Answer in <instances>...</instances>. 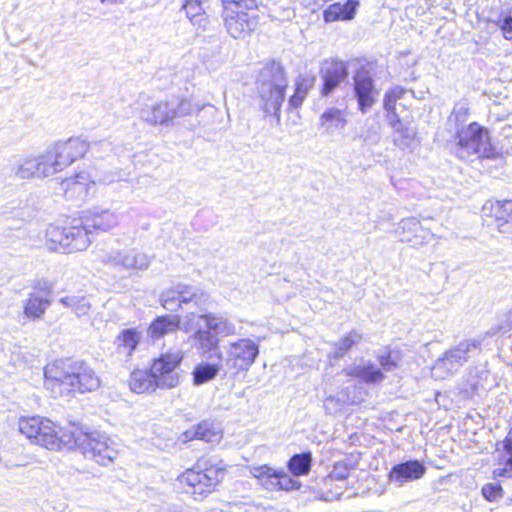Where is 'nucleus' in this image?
<instances>
[{
  "mask_svg": "<svg viewBox=\"0 0 512 512\" xmlns=\"http://www.w3.org/2000/svg\"><path fill=\"white\" fill-rule=\"evenodd\" d=\"M361 336L356 331H351L343 336L336 344L337 351L343 355L350 350L359 340Z\"/></svg>",
  "mask_w": 512,
  "mask_h": 512,
  "instance_id": "a19ab883",
  "label": "nucleus"
},
{
  "mask_svg": "<svg viewBox=\"0 0 512 512\" xmlns=\"http://www.w3.org/2000/svg\"><path fill=\"white\" fill-rule=\"evenodd\" d=\"M347 375L360 378L366 384L379 383L385 378L382 370L372 364H368L359 368H352L347 372Z\"/></svg>",
  "mask_w": 512,
  "mask_h": 512,
  "instance_id": "f704fd0d",
  "label": "nucleus"
},
{
  "mask_svg": "<svg viewBox=\"0 0 512 512\" xmlns=\"http://www.w3.org/2000/svg\"><path fill=\"white\" fill-rule=\"evenodd\" d=\"M426 472L424 464L418 460H409L394 465L389 472V479L394 482L404 483L423 477Z\"/></svg>",
  "mask_w": 512,
  "mask_h": 512,
  "instance_id": "4be33fe9",
  "label": "nucleus"
},
{
  "mask_svg": "<svg viewBox=\"0 0 512 512\" xmlns=\"http://www.w3.org/2000/svg\"><path fill=\"white\" fill-rule=\"evenodd\" d=\"M160 303L168 311L184 309L201 311L210 304V295L191 285L178 283L160 294Z\"/></svg>",
  "mask_w": 512,
  "mask_h": 512,
  "instance_id": "0eeeda50",
  "label": "nucleus"
},
{
  "mask_svg": "<svg viewBox=\"0 0 512 512\" xmlns=\"http://www.w3.org/2000/svg\"><path fill=\"white\" fill-rule=\"evenodd\" d=\"M102 262L125 270H145L148 268L149 257L135 249L128 251H112L102 257Z\"/></svg>",
  "mask_w": 512,
  "mask_h": 512,
  "instance_id": "6ab92c4d",
  "label": "nucleus"
},
{
  "mask_svg": "<svg viewBox=\"0 0 512 512\" xmlns=\"http://www.w3.org/2000/svg\"><path fill=\"white\" fill-rule=\"evenodd\" d=\"M89 149V143L80 138H70L67 141L57 142L46 151L53 173L62 171L77 159L83 157Z\"/></svg>",
  "mask_w": 512,
  "mask_h": 512,
  "instance_id": "9d476101",
  "label": "nucleus"
},
{
  "mask_svg": "<svg viewBox=\"0 0 512 512\" xmlns=\"http://www.w3.org/2000/svg\"><path fill=\"white\" fill-rule=\"evenodd\" d=\"M142 336L135 328L124 329L116 337L115 344L118 353L131 357L140 343Z\"/></svg>",
  "mask_w": 512,
  "mask_h": 512,
  "instance_id": "7c9ffc66",
  "label": "nucleus"
},
{
  "mask_svg": "<svg viewBox=\"0 0 512 512\" xmlns=\"http://www.w3.org/2000/svg\"><path fill=\"white\" fill-rule=\"evenodd\" d=\"M72 443L78 446L85 458L103 466L113 462L117 456L115 442L100 432L85 433L78 437L73 435Z\"/></svg>",
  "mask_w": 512,
  "mask_h": 512,
  "instance_id": "6e6552de",
  "label": "nucleus"
},
{
  "mask_svg": "<svg viewBox=\"0 0 512 512\" xmlns=\"http://www.w3.org/2000/svg\"><path fill=\"white\" fill-rule=\"evenodd\" d=\"M482 496L489 502H493L503 495V488L500 484L488 483L481 489Z\"/></svg>",
  "mask_w": 512,
  "mask_h": 512,
  "instance_id": "37998d69",
  "label": "nucleus"
},
{
  "mask_svg": "<svg viewBox=\"0 0 512 512\" xmlns=\"http://www.w3.org/2000/svg\"><path fill=\"white\" fill-rule=\"evenodd\" d=\"M44 377V387L54 398L92 392L101 385L95 370L83 361H54L45 367Z\"/></svg>",
  "mask_w": 512,
  "mask_h": 512,
  "instance_id": "f257e3e1",
  "label": "nucleus"
},
{
  "mask_svg": "<svg viewBox=\"0 0 512 512\" xmlns=\"http://www.w3.org/2000/svg\"><path fill=\"white\" fill-rule=\"evenodd\" d=\"M352 89L357 101L358 110L361 113H366L376 103L379 95L374 79L366 72H358L353 78Z\"/></svg>",
  "mask_w": 512,
  "mask_h": 512,
  "instance_id": "2eb2a0df",
  "label": "nucleus"
},
{
  "mask_svg": "<svg viewBox=\"0 0 512 512\" xmlns=\"http://www.w3.org/2000/svg\"><path fill=\"white\" fill-rule=\"evenodd\" d=\"M34 288H35L34 292H39L44 296L50 297L52 286L48 282L39 281V282H37V284L35 285Z\"/></svg>",
  "mask_w": 512,
  "mask_h": 512,
  "instance_id": "09e8293b",
  "label": "nucleus"
},
{
  "mask_svg": "<svg viewBox=\"0 0 512 512\" xmlns=\"http://www.w3.org/2000/svg\"><path fill=\"white\" fill-rule=\"evenodd\" d=\"M316 84L313 74L299 75L295 79L293 93L288 99V109L298 110Z\"/></svg>",
  "mask_w": 512,
  "mask_h": 512,
  "instance_id": "5701e85b",
  "label": "nucleus"
},
{
  "mask_svg": "<svg viewBox=\"0 0 512 512\" xmlns=\"http://www.w3.org/2000/svg\"><path fill=\"white\" fill-rule=\"evenodd\" d=\"M130 390L134 393L155 391L158 387V379L152 369H135L129 379Z\"/></svg>",
  "mask_w": 512,
  "mask_h": 512,
  "instance_id": "bb28decb",
  "label": "nucleus"
},
{
  "mask_svg": "<svg viewBox=\"0 0 512 512\" xmlns=\"http://www.w3.org/2000/svg\"><path fill=\"white\" fill-rule=\"evenodd\" d=\"M347 77L348 67L344 61L340 59L327 60L321 70L322 84L319 90L321 97L327 98L330 96Z\"/></svg>",
  "mask_w": 512,
  "mask_h": 512,
  "instance_id": "a211bd4d",
  "label": "nucleus"
},
{
  "mask_svg": "<svg viewBox=\"0 0 512 512\" xmlns=\"http://www.w3.org/2000/svg\"><path fill=\"white\" fill-rule=\"evenodd\" d=\"M125 175L121 171L105 173L100 181L104 184H111L117 181L125 180Z\"/></svg>",
  "mask_w": 512,
  "mask_h": 512,
  "instance_id": "de8ad7c7",
  "label": "nucleus"
},
{
  "mask_svg": "<svg viewBox=\"0 0 512 512\" xmlns=\"http://www.w3.org/2000/svg\"><path fill=\"white\" fill-rule=\"evenodd\" d=\"M347 125L345 111L335 107H329L319 116V127L325 132H333L343 129Z\"/></svg>",
  "mask_w": 512,
  "mask_h": 512,
  "instance_id": "c85d7f7f",
  "label": "nucleus"
},
{
  "mask_svg": "<svg viewBox=\"0 0 512 512\" xmlns=\"http://www.w3.org/2000/svg\"><path fill=\"white\" fill-rule=\"evenodd\" d=\"M313 463L312 453L305 451L292 455L287 462L291 476L300 477L309 474Z\"/></svg>",
  "mask_w": 512,
  "mask_h": 512,
  "instance_id": "2f4dec72",
  "label": "nucleus"
},
{
  "mask_svg": "<svg viewBox=\"0 0 512 512\" xmlns=\"http://www.w3.org/2000/svg\"><path fill=\"white\" fill-rule=\"evenodd\" d=\"M221 369L220 364L201 363L193 371L194 385H202L213 380Z\"/></svg>",
  "mask_w": 512,
  "mask_h": 512,
  "instance_id": "c9c22d12",
  "label": "nucleus"
},
{
  "mask_svg": "<svg viewBox=\"0 0 512 512\" xmlns=\"http://www.w3.org/2000/svg\"><path fill=\"white\" fill-rule=\"evenodd\" d=\"M182 359V352L175 350L163 353L153 361L151 369L158 379L159 388L171 389L179 384L180 376L177 368Z\"/></svg>",
  "mask_w": 512,
  "mask_h": 512,
  "instance_id": "9b49d317",
  "label": "nucleus"
},
{
  "mask_svg": "<svg viewBox=\"0 0 512 512\" xmlns=\"http://www.w3.org/2000/svg\"><path fill=\"white\" fill-rule=\"evenodd\" d=\"M168 512H180V511H178V509H177V507H176V506H170V507L168 508Z\"/></svg>",
  "mask_w": 512,
  "mask_h": 512,
  "instance_id": "5fc2aeb1",
  "label": "nucleus"
},
{
  "mask_svg": "<svg viewBox=\"0 0 512 512\" xmlns=\"http://www.w3.org/2000/svg\"><path fill=\"white\" fill-rule=\"evenodd\" d=\"M94 183L89 174L81 172L62 181L61 186L68 199H83L88 195L89 184Z\"/></svg>",
  "mask_w": 512,
  "mask_h": 512,
  "instance_id": "393cba45",
  "label": "nucleus"
},
{
  "mask_svg": "<svg viewBox=\"0 0 512 512\" xmlns=\"http://www.w3.org/2000/svg\"><path fill=\"white\" fill-rule=\"evenodd\" d=\"M76 298L75 296H71V297H63L60 299V302L61 304H63L64 306L66 307H70L73 309L74 307V304H75V301H76Z\"/></svg>",
  "mask_w": 512,
  "mask_h": 512,
  "instance_id": "3c124183",
  "label": "nucleus"
},
{
  "mask_svg": "<svg viewBox=\"0 0 512 512\" xmlns=\"http://www.w3.org/2000/svg\"><path fill=\"white\" fill-rule=\"evenodd\" d=\"M258 480L270 492L292 491L301 487V483L285 471H275L266 466L258 467Z\"/></svg>",
  "mask_w": 512,
  "mask_h": 512,
  "instance_id": "dca6fc26",
  "label": "nucleus"
},
{
  "mask_svg": "<svg viewBox=\"0 0 512 512\" xmlns=\"http://www.w3.org/2000/svg\"><path fill=\"white\" fill-rule=\"evenodd\" d=\"M321 1L322 0H301L303 6L311 9L312 11H314L316 7L320 6Z\"/></svg>",
  "mask_w": 512,
  "mask_h": 512,
  "instance_id": "8fccbe9b",
  "label": "nucleus"
},
{
  "mask_svg": "<svg viewBox=\"0 0 512 512\" xmlns=\"http://www.w3.org/2000/svg\"><path fill=\"white\" fill-rule=\"evenodd\" d=\"M50 305V297L39 292H30L23 301V313L29 320H39L42 319Z\"/></svg>",
  "mask_w": 512,
  "mask_h": 512,
  "instance_id": "a878e982",
  "label": "nucleus"
},
{
  "mask_svg": "<svg viewBox=\"0 0 512 512\" xmlns=\"http://www.w3.org/2000/svg\"><path fill=\"white\" fill-rule=\"evenodd\" d=\"M224 471L225 465L221 459L216 456L204 457L199 459L192 468L183 472L178 480L185 492L197 500L215 489L223 479Z\"/></svg>",
  "mask_w": 512,
  "mask_h": 512,
  "instance_id": "f03ea898",
  "label": "nucleus"
},
{
  "mask_svg": "<svg viewBox=\"0 0 512 512\" xmlns=\"http://www.w3.org/2000/svg\"><path fill=\"white\" fill-rule=\"evenodd\" d=\"M195 107L186 99L172 98L141 110V118L151 125L168 126L178 118L191 115Z\"/></svg>",
  "mask_w": 512,
  "mask_h": 512,
  "instance_id": "1a4fd4ad",
  "label": "nucleus"
},
{
  "mask_svg": "<svg viewBox=\"0 0 512 512\" xmlns=\"http://www.w3.org/2000/svg\"><path fill=\"white\" fill-rule=\"evenodd\" d=\"M102 4H110V5H116V4H122L124 0H100Z\"/></svg>",
  "mask_w": 512,
  "mask_h": 512,
  "instance_id": "603ef678",
  "label": "nucleus"
},
{
  "mask_svg": "<svg viewBox=\"0 0 512 512\" xmlns=\"http://www.w3.org/2000/svg\"><path fill=\"white\" fill-rule=\"evenodd\" d=\"M352 468V465L346 461L336 462L332 470L323 478V485L330 486L335 481L346 480L350 476Z\"/></svg>",
  "mask_w": 512,
  "mask_h": 512,
  "instance_id": "4c0bfd02",
  "label": "nucleus"
},
{
  "mask_svg": "<svg viewBox=\"0 0 512 512\" xmlns=\"http://www.w3.org/2000/svg\"><path fill=\"white\" fill-rule=\"evenodd\" d=\"M256 358V346L249 339H241L233 343L229 350V361L238 370H247Z\"/></svg>",
  "mask_w": 512,
  "mask_h": 512,
  "instance_id": "aec40b11",
  "label": "nucleus"
},
{
  "mask_svg": "<svg viewBox=\"0 0 512 512\" xmlns=\"http://www.w3.org/2000/svg\"><path fill=\"white\" fill-rule=\"evenodd\" d=\"M46 152L38 156H29L19 159L11 165V175L21 180L42 179L54 175Z\"/></svg>",
  "mask_w": 512,
  "mask_h": 512,
  "instance_id": "f8f14e48",
  "label": "nucleus"
},
{
  "mask_svg": "<svg viewBox=\"0 0 512 512\" xmlns=\"http://www.w3.org/2000/svg\"><path fill=\"white\" fill-rule=\"evenodd\" d=\"M460 114H462L464 117L469 115V110L467 108L463 109Z\"/></svg>",
  "mask_w": 512,
  "mask_h": 512,
  "instance_id": "6e6d98bb",
  "label": "nucleus"
},
{
  "mask_svg": "<svg viewBox=\"0 0 512 512\" xmlns=\"http://www.w3.org/2000/svg\"><path fill=\"white\" fill-rule=\"evenodd\" d=\"M18 428L31 442L49 450H59L73 441V433L40 416L20 418Z\"/></svg>",
  "mask_w": 512,
  "mask_h": 512,
  "instance_id": "20e7f679",
  "label": "nucleus"
},
{
  "mask_svg": "<svg viewBox=\"0 0 512 512\" xmlns=\"http://www.w3.org/2000/svg\"><path fill=\"white\" fill-rule=\"evenodd\" d=\"M195 330V339L204 350V352L217 350L218 338L215 333L202 329L201 326L197 327Z\"/></svg>",
  "mask_w": 512,
  "mask_h": 512,
  "instance_id": "58836bf2",
  "label": "nucleus"
},
{
  "mask_svg": "<svg viewBox=\"0 0 512 512\" xmlns=\"http://www.w3.org/2000/svg\"><path fill=\"white\" fill-rule=\"evenodd\" d=\"M378 361L384 370H391L398 366L397 361L392 357V351H387L386 353L380 355L378 357Z\"/></svg>",
  "mask_w": 512,
  "mask_h": 512,
  "instance_id": "a18cd8bd",
  "label": "nucleus"
},
{
  "mask_svg": "<svg viewBox=\"0 0 512 512\" xmlns=\"http://www.w3.org/2000/svg\"><path fill=\"white\" fill-rule=\"evenodd\" d=\"M183 324L179 315H166L157 317L148 328V335L152 339H160L166 334L175 332Z\"/></svg>",
  "mask_w": 512,
  "mask_h": 512,
  "instance_id": "cd10ccee",
  "label": "nucleus"
},
{
  "mask_svg": "<svg viewBox=\"0 0 512 512\" xmlns=\"http://www.w3.org/2000/svg\"><path fill=\"white\" fill-rule=\"evenodd\" d=\"M359 5L358 0L333 2L324 9L323 20L325 23L351 21L355 18Z\"/></svg>",
  "mask_w": 512,
  "mask_h": 512,
  "instance_id": "412c9836",
  "label": "nucleus"
},
{
  "mask_svg": "<svg viewBox=\"0 0 512 512\" xmlns=\"http://www.w3.org/2000/svg\"><path fill=\"white\" fill-rule=\"evenodd\" d=\"M458 156L462 159L478 155L479 159H494L497 155L490 145L489 131L474 121L458 129L454 136Z\"/></svg>",
  "mask_w": 512,
  "mask_h": 512,
  "instance_id": "39448f33",
  "label": "nucleus"
},
{
  "mask_svg": "<svg viewBox=\"0 0 512 512\" xmlns=\"http://www.w3.org/2000/svg\"><path fill=\"white\" fill-rule=\"evenodd\" d=\"M256 10H235L234 13L223 12L224 23L233 38L250 36L256 26Z\"/></svg>",
  "mask_w": 512,
  "mask_h": 512,
  "instance_id": "f3484780",
  "label": "nucleus"
},
{
  "mask_svg": "<svg viewBox=\"0 0 512 512\" xmlns=\"http://www.w3.org/2000/svg\"><path fill=\"white\" fill-rule=\"evenodd\" d=\"M261 75V109L267 116L280 120L281 106L288 87V78L284 66L276 60L266 62Z\"/></svg>",
  "mask_w": 512,
  "mask_h": 512,
  "instance_id": "7ed1b4c3",
  "label": "nucleus"
},
{
  "mask_svg": "<svg viewBox=\"0 0 512 512\" xmlns=\"http://www.w3.org/2000/svg\"><path fill=\"white\" fill-rule=\"evenodd\" d=\"M483 221L494 224L497 231L504 233L512 226V199H490L482 206Z\"/></svg>",
  "mask_w": 512,
  "mask_h": 512,
  "instance_id": "4468645a",
  "label": "nucleus"
},
{
  "mask_svg": "<svg viewBox=\"0 0 512 512\" xmlns=\"http://www.w3.org/2000/svg\"><path fill=\"white\" fill-rule=\"evenodd\" d=\"M193 437L207 443L216 444L222 439V429L212 421H203L194 428Z\"/></svg>",
  "mask_w": 512,
  "mask_h": 512,
  "instance_id": "72a5a7b5",
  "label": "nucleus"
},
{
  "mask_svg": "<svg viewBox=\"0 0 512 512\" xmlns=\"http://www.w3.org/2000/svg\"><path fill=\"white\" fill-rule=\"evenodd\" d=\"M82 221L88 230L108 231L118 224V216L111 210H95L85 214Z\"/></svg>",
  "mask_w": 512,
  "mask_h": 512,
  "instance_id": "b1692460",
  "label": "nucleus"
},
{
  "mask_svg": "<svg viewBox=\"0 0 512 512\" xmlns=\"http://www.w3.org/2000/svg\"><path fill=\"white\" fill-rule=\"evenodd\" d=\"M92 230L81 220L80 225L69 227L49 226L46 230V245L51 251L74 253L86 250L91 244Z\"/></svg>",
  "mask_w": 512,
  "mask_h": 512,
  "instance_id": "423d86ee",
  "label": "nucleus"
},
{
  "mask_svg": "<svg viewBox=\"0 0 512 512\" xmlns=\"http://www.w3.org/2000/svg\"><path fill=\"white\" fill-rule=\"evenodd\" d=\"M503 448L509 457L504 461H498L502 467L493 470L494 478H512V437H505Z\"/></svg>",
  "mask_w": 512,
  "mask_h": 512,
  "instance_id": "e433bc0d",
  "label": "nucleus"
},
{
  "mask_svg": "<svg viewBox=\"0 0 512 512\" xmlns=\"http://www.w3.org/2000/svg\"><path fill=\"white\" fill-rule=\"evenodd\" d=\"M208 306H205L204 310L195 308L192 311L187 312L183 317V329L185 331H191L201 326L200 322L204 321L208 331L212 333H230L233 329L232 325L222 316L207 313Z\"/></svg>",
  "mask_w": 512,
  "mask_h": 512,
  "instance_id": "ddd939ff",
  "label": "nucleus"
},
{
  "mask_svg": "<svg viewBox=\"0 0 512 512\" xmlns=\"http://www.w3.org/2000/svg\"><path fill=\"white\" fill-rule=\"evenodd\" d=\"M193 432H194V429L193 430H188V431L184 432V434H183L184 441L194 439L195 437H193Z\"/></svg>",
  "mask_w": 512,
  "mask_h": 512,
  "instance_id": "864d4df0",
  "label": "nucleus"
},
{
  "mask_svg": "<svg viewBox=\"0 0 512 512\" xmlns=\"http://www.w3.org/2000/svg\"><path fill=\"white\" fill-rule=\"evenodd\" d=\"M223 12L234 13L235 10H249L253 12L256 10V0H222Z\"/></svg>",
  "mask_w": 512,
  "mask_h": 512,
  "instance_id": "ea45409f",
  "label": "nucleus"
},
{
  "mask_svg": "<svg viewBox=\"0 0 512 512\" xmlns=\"http://www.w3.org/2000/svg\"><path fill=\"white\" fill-rule=\"evenodd\" d=\"M405 93L406 91L403 87L395 86L389 88L383 96V108L387 113L390 125L393 127L401 124V120L396 112V105L398 100L403 98Z\"/></svg>",
  "mask_w": 512,
  "mask_h": 512,
  "instance_id": "c756f323",
  "label": "nucleus"
},
{
  "mask_svg": "<svg viewBox=\"0 0 512 512\" xmlns=\"http://www.w3.org/2000/svg\"><path fill=\"white\" fill-rule=\"evenodd\" d=\"M499 28L505 39H512V7L508 11L500 14Z\"/></svg>",
  "mask_w": 512,
  "mask_h": 512,
  "instance_id": "c03bdc74",
  "label": "nucleus"
},
{
  "mask_svg": "<svg viewBox=\"0 0 512 512\" xmlns=\"http://www.w3.org/2000/svg\"><path fill=\"white\" fill-rule=\"evenodd\" d=\"M72 310L78 317L84 316V315L88 314V312L90 310V304L88 301H86L85 298L77 297Z\"/></svg>",
  "mask_w": 512,
  "mask_h": 512,
  "instance_id": "49530a36",
  "label": "nucleus"
},
{
  "mask_svg": "<svg viewBox=\"0 0 512 512\" xmlns=\"http://www.w3.org/2000/svg\"><path fill=\"white\" fill-rule=\"evenodd\" d=\"M186 17L192 23V25L198 28H205L208 23V18L205 13L202 3L199 0H185L181 8Z\"/></svg>",
  "mask_w": 512,
  "mask_h": 512,
  "instance_id": "473e14b6",
  "label": "nucleus"
},
{
  "mask_svg": "<svg viewBox=\"0 0 512 512\" xmlns=\"http://www.w3.org/2000/svg\"><path fill=\"white\" fill-rule=\"evenodd\" d=\"M113 150V144L108 139H103L97 142L89 143V149L95 157H104Z\"/></svg>",
  "mask_w": 512,
  "mask_h": 512,
  "instance_id": "79ce46f5",
  "label": "nucleus"
}]
</instances>
